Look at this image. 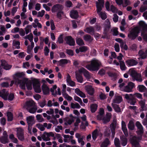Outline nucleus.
Here are the masks:
<instances>
[{
	"mask_svg": "<svg viewBox=\"0 0 147 147\" xmlns=\"http://www.w3.org/2000/svg\"><path fill=\"white\" fill-rule=\"evenodd\" d=\"M121 129L125 136L128 135V134L126 125L125 123L123 121H122L121 122Z\"/></svg>",
	"mask_w": 147,
	"mask_h": 147,
	"instance_id": "obj_25",
	"label": "nucleus"
},
{
	"mask_svg": "<svg viewBox=\"0 0 147 147\" xmlns=\"http://www.w3.org/2000/svg\"><path fill=\"white\" fill-rule=\"evenodd\" d=\"M140 27L142 28L141 36L145 41L147 42V24L142 21H140L138 23Z\"/></svg>",
	"mask_w": 147,
	"mask_h": 147,
	"instance_id": "obj_4",
	"label": "nucleus"
},
{
	"mask_svg": "<svg viewBox=\"0 0 147 147\" xmlns=\"http://www.w3.org/2000/svg\"><path fill=\"white\" fill-rule=\"evenodd\" d=\"M14 94L13 93H11L8 96V98H7V99L10 101H11L13 100L14 98Z\"/></svg>",
	"mask_w": 147,
	"mask_h": 147,
	"instance_id": "obj_63",
	"label": "nucleus"
},
{
	"mask_svg": "<svg viewBox=\"0 0 147 147\" xmlns=\"http://www.w3.org/2000/svg\"><path fill=\"white\" fill-rule=\"evenodd\" d=\"M74 100L79 102L82 106H83V105H85V104L83 103L81 98L77 96L76 95L74 96Z\"/></svg>",
	"mask_w": 147,
	"mask_h": 147,
	"instance_id": "obj_45",
	"label": "nucleus"
},
{
	"mask_svg": "<svg viewBox=\"0 0 147 147\" xmlns=\"http://www.w3.org/2000/svg\"><path fill=\"white\" fill-rule=\"evenodd\" d=\"M66 81L68 84L71 86H74V82L71 80L70 76L69 74H67L66 78Z\"/></svg>",
	"mask_w": 147,
	"mask_h": 147,
	"instance_id": "obj_40",
	"label": "nucleus"
},
{
	"mask_svg": "<svg viewBox=\"0 0 147 147\" xmlns=\"http://www.w3.org/2000/svg\"><path fill=\"white\" fill-rule=\"evenodd\" d=\"M115 51L116 52H119V45L117 43H115L114 47Z\"/></svg>",
	"mask_w": 147,
	"mask_h": 147,
	"instance_id": "obj_59",
	"label": "nucleus"
},
{
	"mask_svg": "<svg viewBox=\"0 0 147 147\" xmlns=\"http://www.w3.org/2000/svg\"><path fill=\"white\" fill-rule=\"evenodd\" d=\"M39 105L41 107H43L46 105V101L45 100H44L40 102Z\"/></svg>",
	"mask_w": 147,
	"mask_h": 147,
	"instance_id": "obj_64",
	"label": "nucleus"
},
{
	"mask_svg": "<svg viewBox=\"0 0 147 147\" xmlns=\"http://www.w3.org/2000/svg\"><path fill=\"white\" fill-rule=\"evenodd\" d=\"M98 131L97 129H96L94 130L92 133V138L94 140H96L97 136L98 135Z\"/></svg>",
	"mask_w": 147,
	"mask_h": 147,
	"instance_id": "obj_39",
	"label": "nucleus"
},
{
	"mask_svg": "<svg viewBox=\"0 0 147 147\" xmlns=\"http://www.w3.org/2000/svg\"><path fill=\"white\" fill-rule=\"evenodd\" d=\"M108 31H103V34L104 35H102L101 38H107L108 39L109 37V35L108 33Z\"/></svg>",
	"mask_w": 147,
	"mask_h": 147,
	"instance_id": "obj_47",
	"label": "nucleus"
},
{
	"mask_svg": "<svg viewBox=\"0 0 147 147\" xmlns=\"http://www.w3.org/2000/svg\"><path fill=\"white\" fill-rule=\"evenodd\" d=\"M88 48L86 46H81L79 47V49L81 52H85L87 51Z\"/></svg>",
	"mask_w": 147,
	"mask_h": 147,
	"instance_id": "obj_54",
	"label": "nucleus"
},
{
	"mask_svg": "<svg viewBox=\"0 0 147 147\" xmlns=\"http://www.w3.org/2000/svg\"><path fill=\"white\" fill-rule=\"evenodd\" d=\"M63 120L65 122L64 124L65 125H71L74 121V117L71 114L69 116L64 118Z\"/></svg>",
	"mask_w": 147,
	"mask_h": 147,
	"instance_id": "obj_12",
	"label": "nucleus"
},
{
	"mask_svg": "<svg viewBox=\"0 0 147 147\" xmlns=\"http://www.w3.org/2000/svg\"><path fill=\"white\" fill-rule=\"evenodd\" d=\"M33 86L36 92L40 93L41 92L40 83L38 80H34L33 81Z\"/></svg>",
	"mask_w": 147,
	"mask_h": 147,
	"instance_id": "obj_8",
	"label": "nucleus"
},
{
	"mask_svg": "<svg viewBox=\"0 0 147 147\" xmlns=\"http://www.w3.org/2000/svg\"><path fill=\"white\" fill-rule=\"evenodd\" d=\"M99 3L96 2V7L98 13H100L102 11V8L104 6V0H98Z\"/></svg>",
	"mask_w": 147,
	"mask_h": 147,
	"instance_id": "obj_11",
	"label": "nucleus"
},
{
	"mask_svg": "<svg viewBox=\"0 0 147 147\" xmlns=\"http://www.w3.org/2000/svg\"><path fill=\"white\" fill-rule=\"evenodd\" d=\"M102 20H105L107 18V16L105 13L102 12L98 13Z\"/></svg>",
	"mask_w": 147,
	"mask_h": 147,
	"instance_id": "obj_50",
	"label": "nucleus"
},
{
	"mask_svg": "<svg viewBox=\"0 0 147 147\" xmlns=\"http://www.w3.org/2000/svg\"><path fill=\"white\" fill-rule=\"evenodd\" d=\"M125 62L127 65L129 66L135 65L138 63V62L136 60L133 59L126 60Z\"/></svg>",
	"mask_w": 147,
	"mask_h": 147,
	"instance_id": "obj_23",
	"label": "nucleus"
},
{
	"mask_svg": "<svg viewBox=\"0 0 147 147\" xmlns=\"http://www.w3.org/2000/svg\"><path fill=\"white\" fill-rule=\"evenodd\" d=\"M84 39L86 41L91 42L92 41L93 38L90 35L87 34L84 36Z\"/></svg>",
	"mask_w": 147,
	"mask_h": 147,
	"instance_id": "obj_33",
	"label": "nucleus"
},
{
	"mask_svg": "<svg viewBox=\"0 0 147 147\" xmlns=\"http://www.w3.org/2000/svg\"><path fill=\"white\" fill-rule=\"evenodd\" d=\"M85 90L89 95L92 96L94 94V90L91 86L88 85L85 86Z\"/></svg>",
	"mask_w": 147,
	"mask_h": 147,
	"instance_id": "obj_18",
	"label": "nucleus"
},
{
	"mask_svg": "<svg viewBox=\"0 0 147 147\" xmlns=\"http://www.w3.org/2000/svg\"><path fill=\"white\" fill-rule=\"evenodd\" d=\"M129 129L130 130H133L135 128V125L134 122L132 121H130L127 125Z\"/></svg>",
	"mask_w": 147,
	"mask_h": 147,
	"instance_id": "obj_36",
	"label": "nucleus"
},
{
	"mask_svg": "<svg viewBox=\"0 0 147 147\" xmlns=\"http://www.w3.org/2000/svg\"><path fill=\"white\" fill-rule=\"evenodd\" d=\"M125 98L127 100V102L131 105H134L136 103V99L132 94H126L125 95Z\"/></svg>",
	"mask_w": 147,
	"mask_h": 147,
	"instance_id": "obj_6",
	"label": "nucleus"
},
{
	"mask_svg": "<svg viewBox=\"0 0 147 147\" xmlns=\"http://www.w3.org/2000/svg\"><path fill=\"white\" fill-rule=\"evenodd\" d=\"M136 126L137 130L136 131V133H138L139 134L144 133V128L141 123L139 121H137L136 123Z\"/></svg>",
	"mask_w": 147,
	"mask_h": 147,
	"instance_id": "obj_15",
	"label": "nucleus"
},
{
	"mask_svg": "<svg viewBox=\"0 0 147 147\" xmlns=\"http://www.w3.org/2000/svg\"><path fill=\"white\" fill-rule=\"evenodd\" d=\"M121 144L123 146H125L127 144V140L126 138H123L121 139Z\"/></svg>",
	"mask_w": 147,
	"mask_h": 147,
	"instance_id": "obj_51",
	"label": "nucleus"
},
{
	"mask_svg": "<svg viewBox=\"0 0 147 147\" xmlns=\"http://www.w3.org/2000/svg\"><path fill=\"white\" fill-rule=\"evenodd\" d=\"M42 92L44 94H47L49 92V89L46 84H43L42 86Z\"/></svg>",
	"mask_w": 147,
	"mask_h": 147,
	"instance_id": "obj_28",
	"label": "nucleus"
},
{
	"mask_svg": "<svg viewBox=\"0 0 147 147\" xmlns=\"http://www.w3.org/2000/svg\"><path fill=\"white\" fill-rule=\"evenodd\" d=\"M111 106L114 109L115 112L117 113L120 112L121 111V109L119 106V105L112 103L111 104Z\"/></svg>",
	"mask_w": 147,
	"mask_h": 147,
	"instance_id": "obj_34",
	"label": "nucleus"
},
{
	"mask_svg": "<svg viewBox=\"0 0 147 147\" xmlns=\"http://www.w3.org/2000/svg\"><path fill=\"white\" fill-rule=\"evenodd\" d=\"M52 125L51 123L47 124L45 123L42 125L40 123H38L36 125L37 127L41 131H43L45 130V127H46L47 129H50L52 126Z\"/></svg>",
	"mask_w": 147,
	"mask_h": 147,
	"instance_id": "obj_10",
	"label": "nucleus"
},
{
	"mask_svg": "<svg viewBox=\"0 0 147 147\" xmlns=\"http://www.w3.org/2000/svg\"><path fill=\"white\" fill-rule=\"evenodd\" d=\"M134 95L135 97H136L137 98L141 100L142 99V95L141 94L139 93H136Z\"/></svg>",
	"mask_w": 147,
	"mask_h": 147,
	"instance_id": "obj_58",
	"label": "nucleus"
},
{
	"mask_svg": "<svg viewBox=\"0 0 147 147\" xmlns=\"http://www.w3.org/2000/svg\"><path fill=\"white\" fill-rule=\"evenodd\" d=\"M0 141L3 144H5L9 142L8 137H7L2 136L1 138Z\"/></svg>",
	"mask_w": 147,
	"mask_h": 147,
	"instance_id": "obj_44",
	"label": "nucleus"
},
{
	"mask_svg": "<svg viewBox=\"0 0 147 147\" xmlns=\"http://www.w3.org/2000/svg\"><path fill=\"white\" fill-rule=\"evenodd\" d=\"M32 27L31 25H29L25 28V30L26 32V34H28L29 32L31 31V29Z\"/></svg>",
	"mask_w": 147,
	"mask_h": 147,
	"instance_id": "obj_49",
	"label": "nucleus"
},
{
	"mask_svg": "<svg viewBox=\"0 0 147 147\" xmlns=\"http://www.w3.org/2000/svg\"><path fill=\"white\" fill-rule=\"evenodd\" d=\"M1 65L3 67L4 69L6 70L10 69L11 67V65H9L7 62L4 60H1Z\"/></svg>",
	"mask_w": 147,
	"mask_h": 147,
	"instance_id": "obj_24",
	"label": "nucleus"
},
{
	"mask_svg": "<svg viewBox=\"0 0 147 147\" xmlns=\"http://www.w3.org/2000/svg\"><path fill=\"white\" fill-rule=\"evenodd\" d=\"M137 89L140 92H144L147 90V88L143 85H138L137 87Z\"/></svg>",
	"mask_w": 147,
	"mask_h": 147,
	"instance_id": "obj_37",
	"label": "nucleus"
},
{
	"mask_svg": "<svg viewBox=\"0 0 147 147\" xmlns=\"http://www.w3.org/2000/svg\"><path fill=\"white\" fill-rule=\"evenodd\" d=\"M77 43L79 46H82L84 45V43L83 39L80 38H77L76 39Z\"/></svg>",
	"mask_w": 147,
	"mask_h": 147,
	"instance_id": "obj_42",
	"label": "nucleus"
},
{
	"mask_svg": "<svg viewBox=\"0 0 147 147\" xmlns=\"http://www.w3.org/2000/svg\"><path fill=\"white\" fill-rule=\"evenodd\" d=\"M118 28H115L113 30V36H117L118 35V31L117 30Z\"/></svg>",
	"mask_w": 147,
	"mask_h": 147,
	"instance_id": "obj_60",
	"label": "nucleus"
},
{
	"mask_svg": "<svg viewBox=\"0 0 147 147\" xmlns=\"http://www.w3.org/2000/svg\"><path fill=\"white\" fill-rule=\"evenodd\" d=\"M81 64L86 67L88 70L92 71L98 70L101 63L99 60L95 58H93L90 61H82Z\"/></svg>",
	"mask_w": 147,
	"mask_h": 147,
	"instance_id": "obj_1",
	"label": "nucleus"
},
{
	"mask_svg": "<svg viewBox=\"0 0 147 147\" xmlns=\"http://www.w3.org/2000/svg\"><path fill=\"white\" fill-rule=\"evenodd\" d=\"M59 65L61 66L64 64H66L68 62V60L67 59H62L59 61Z\"/></svg>",
	"mask_w": 147,
	"mask_h": 147,
	"instance_id": "obj_57",
	"label": "nucleus"
},
{
	"mask_svg": "<svg viewBox=\"0 0 147 147\" xmlns=\"http://www.w3.org/2000/svg\"><path fill=\"white\" fill-rule=\"evenodd\" d=\"M139 103L141 109L140 111H146L147 110V108L145 106V100H141L139 102Z\"/></svg>",
	"mask_w": 147,
	"mask_h": 147,
	"instance_id": "obj_27",
	"label": "nucleus"
},
{
	"mask_svg": "<svg viewBox=\"0 0 147 147\" xmlns=\"http://www.w3.org/2000/svg\"><path fill=\"white\" fill-rule=\"evenodd\" d=\"M140 31V28L138 26L134 27L128 35V37L132 40H134L138 36Z\"/></svg>",
	"mask_w": 147,
	"mask_h": 147,
	"instance_id": "obj_5",
	"label": "nucleus"
},
{
	"mask_svg": "<svg viewBox=\"0 0 147 147\" xmlns=\"http://www.w3.org/2000/svg\"><path fill=\"white\" fill-rule=\"evenodd\" d=\"M47 132H45L42 135V140L45 141H48L50 140V138L47 136Z\"/></svg>",
	"mask_w": 147,
	"mask_h": 147,
	"instance_id": "obj_43",
	"label": "nucleus"
},
{
	"mask_svg": "<svg viewBox=\"0 0 147 147\" xmlns=\"http://www.w3.org/2000/svg\"><path fill=\"white\" fill-rule=\"evenodd\" d=\"M17 129V137L20 140L23 141L24 139L23 129L20 128H18Z\"/></svg>",
	"mask_w": 147,
	"mask_h": 147,
	"instance_id": "obj_14",
	"label": "nucleus"
},
{
	"mask_svg": "<svg viewBox=\"0 0 147 147\" xmlns=\"http://www.w3.org/2000/svg\"><path fill=\"white\" fill-rule=\"evenodd\" d=\"M23 108L26 109L30 113L32 114L36 113L37 109L35 102L32 100L27 101L24 104Z\"/></svg>",
	"mask_w": 147,
	"mask_h": 147,
	"instance_id": "obj_3",
	"label": "nucleus"
},
{
	"mask_svg": "<svg viewBox=\"0 0 147 147\" xmlns=\"http://www.w3.org/2000/svg\"><path fill=\"white\" fill-rule=\"evenodd\" d=\"M72 5V3L69 1H67L65 2V5L67 7H70Z\"/></svg>",
	"mask_w": 147,
	"mask_h": 147,
	"instance_id": "obj_62",
	"label": "nucleus"
},
{
	"mask_svg": "<svg viewBox=\"0 0 147 147\" xmlns=\"http://www.w3.org/2000/svg\"><path fill=\"white\" fill-rule=\"evenodd\" d=\"M122 101V97L120 96H117L113 100V102L116 104H119Z\"/></svg>",
	"mask_w": 147,
	"mask_h": 147,
	"instance_id": "obj_31",
	"label": "nucleus"
},
{
	"mask_svg": "<svg viewBox=\"0 0 147 147\" xmlns=\"http://www.w3.org/2000/svg\"><path fill=\"white\" fill-rule=\"evenodd\" d=\"M113 21L114 22H117L118 21V16L116 14H113Z\"/></svg>",
	"mask_w": 147,
	"mask_h": 147,
	"instance_id": "obj_61",
	"label": "nucleus"
},
{
	"mask_svg": "<svg viewBox=\"0 0 147 147\" xmlns=\"http://www.w3.org/2000/svg\"><path fill=\"white\" fill-rule=\"evenodd\" d=\"M65 40L67 44L70 45H74V40L71 36H67L65 38Z\"/></svg>",
	"mask_w": 147,
	"mask_h": 147,
	"instance_id": "obj_26",
	"label": "nucleus"
},
{
	"mask_svg": "<svg viewBox=\"0 0 147 147\" xmlns=\"http://www.w3.org/2000/svg\"><path fill=\"white\" fill-rule=\"evenodd\" d=\"M103 123L106 124L110 121V117H104L102 119Z\"/></svg>",
	"mask_w": 147,
	"mask_h": 147,
	"instance_id": "obj_55",
	"label": "nucleus"
},
{
	"mask_svg": "<svg viewBox=\"0 0 147 147\" xmlns=\"http://www.w3.org/2000/svg\"><path fill=\"white\" fill-rule=\"evenodd\" d=\"M120 69L122 70H125L127 69L124 62L123 61H119Z\"/></svg>",
	"mask_w": 147,
	"mask_h": 147,
	"instance_id": "obj_41",
	"label": "nucleus"
},
{
	"mask_svg": "<svg viewBox=\"0 0 147 147\" xmlns=\"http://www.w3.org/2000/svg\"><path fill=\"white\" fill-rule=\"evenodd\" d=\"M9 94L6 89H3L0 91V97L5 100H7V96Z\"/></svg>",
	"mask_w": 147,
	"mask_h": 147,
	"instance_id": "obj_16",
	"label": "nucleus"
},
{
	"mask_svg": "<svg viewBox=\"0 0 147 147\" xmlns=\"http://www.w3.org/2000/svg\"><path fill=\"white\" fill-rule=\"evenodd\" d=\"M138 54L139 57L138 58L139 60L140 59H145L147 58V52L146 50L144 51L143 50L141 49L138 51Z\"/></svg>",
	"mask_w": 147,
	"mask_h": 147,
	"instance_id": "obj_13",
	"label": "nucleus"
},
{
	"mask_svg": "<svg viewBox=\"0 0 147 147\" xmlns=\"http://www.w3.org/2000/svg\"><path fill=\"white\" fill-rule=\"evenodd\" d=\"M130 142L133 146L134 147L139 143L136 139V137L134 136L130 139Z\"/></svg>",
	"mask_w": 147,
	"mask_h": 147,
	"instance_id": "obj_29",
	"label": "nucleus"
},
{
	"mask_svg": "<svg viewBox=\"0 0 147 147\" xmlns=\"http://www.w3.org/2000/svg\"><path fill=\"white\" fill-rule=\"evenodd\" d=\"M63 8V6L61 4H57L54 5L52 8V11L53 12L58 11H61Z\"/></svg>",
	"mask_w": 147,
	"mask_h": 147,
	"instance_id": "obj_19",
	"label": "nucleus"
},
{
	"mask_svg": "<svg viewBox=\"0 0 147 147\" xmlns=\"http://www.w3.org/2000/svg\"><path fill=\"white\" fill-rule=\"evenodd\" d=\"M36 119L39 122H41L44 121V119L40 115H37L36 116Z\"/></svg>",
	"mask_w": 147,
	"mask_h": 147,
	"instance_id": "obj_52",
	"label": "nucleus"
},
{
	"mask_svg": "<svg viewBox=\"0 0 147 147\" xmlns=\"http://www.w3.org/2000/svg\"><path fill=\"white\" fill-rule=\"evenodd\" d=\"M114 144L116 147H121L119 138H115L114 140Z\"/></svg>",
	"mask_w": 147,
	"mask_h": 147,
	"instance_id": "obj_46",
	"label": "nucleus"
},
{
	"mask_svg": "<svg viewBox=\"0 0 147 147\" xmlns=\"http://www.w3.org/2000/svg\"><path fill=\"white\" fill-rule=\"evenodd\" d=\"M26 86L28 90H31L32 89V83L30 81H27L26 82Z\"/></svg>",
	"mask_w": 147,
	"mask_h": 147,
	"instance_id": "obj_53",
	"label": "nucleus"
},
{
	"mask_svg": "<svg viewBox=\"0 0 147 147\" xmlns=\"http://www.w3.org/2000/svg\"><path fill=\"white\" fill-rule=\"evenodd\" d=\"M24 74L23 72H18L13 76L15 84H20V87L23 89H25L26 82L24 80Z\"/></svg>",
	"mask_w": 147,
	"mask_h": 147,
	"instance_id": "obj_2",
	"label": "nucleus"
},
{
	"mask_svg": "<svg viewBox=\"0 0 147 147\" xmlns=\"http://www.w3.org/2000/svg\"><path fill=\"white\" fill-rule=\"evenodd\" d=\"M80 72L83 74L84 75L87 79H89L90 78V76L89 72L84 67H82L80 69Z\"/></svg>",
	"mask_w": 147,
	"mask_h": 147,
	"instance_id": "obj_20",
	"label": "nucleus"
},
{
	"mask_svg": "<svg viewBox=\"0 0 147 147\" xmlns=\"http://www.w3.org/2000/svg\"><path fill=\"white\" fill-rule=\"evenodd\" d=\"M75 73L76 78L77 81L80 83H82L84 81V79L82 76V73L80 72V69L78 70V72L76 71Z\"/></svg>",
	"mask_w": 147,
	"mask_h": 147,
	"instance_id": "obj_17",
	"label": "nucleus"
},
{
	"mask_svg": "<svg viewBox=\"0 0 147 147\" xmlns=\"http://www.w3.org/2000/svg\"><path fill=\"white\" fill-rule=\"evenodd\" d=\"M131 76L134 80V81L136 80L139 82H141L142 81L141 75L137 73V72L135 70H133L131 71Z\"/></svg>",
	"mask_w": 147,
	"mask_h": 147,
	"instance_id": "obj_7",
	"label": "nucleus"
},
{
	"mask_svg": "<svg viewBox=\"0 0 147 147\" xmlns=\"http://www.w3.org/2000/svg\"><path fill=\"white\" fill-rule=\"evenodd\" d=\"M84 31L87 33L92 34H93L94 32V29L92 26L87 27Z\"/></svg>",
	"mask_w": 147,
	"mask_h": 147,
	"instance_id": "obj_32",
	"label": "nucleus"
},
{
	"mask_svg": "<svg viewBox=\"0 0 147 147\" xmlns=\"http://www.w3.org/2000/svg\"><path fill=\"white\" fill-rule=\"evenodd\" d=\"M110 141L109 139L106 138L101 144L100 145V147H108V145H109Z\"/></svg>",
	"mask_w": 147,
	"mask_h": 147,
	"instance_id": "obj_30",
	"label": "nucleus"
},
{
	"mask_svg": "<svg viewBox=\"0 0 147 147\" xmlns=\"http://www.w3.org/2000/svg\"><path fill=\"white\" fill-rule=\"evenodd\" d=\"M98 105L95 104H92L90 106V111L92 113H93L96 111Z\"/></svg>",
	"mask_w": 147,
	"mask_h": 147,
	"instance_id": "obj_38",
	"label": "nucleus"
},
{
	"mask_svg": "<svg viewBox=\"0 0 147 147\" xmlns=\"http://www.w3.org/2000/svg\"><path fill=\"white\" fill-rule=\"evenodd\" d=\"M134 87H135L134 83L130 82L128 83L127 85L123 87V90L124 92H132Z\"/></svg>",
	"mask_w": 147,
	"mask_h": 147,
	"instance_id": "obj_9",
	"label": "nucleus"
},
{
	"mask_svg": "<svg viewBox=\"0 0 147 147\" xmlns=\"http://www.w3.org/2000/svg\"><path fill=\"white\" fill-rule=\"evenodd\" d=\"M26 120L28 125H32L35 123L34 117L32 116L27 117Z\"/></svg>",
	"mask_w": 147,
	"mask_h": 147,
	"instance_id": "obj_21",
	"label": "nucleus"
},
{
	"mask_svg": "<svg viewBox=\"0 0 147 147\" xmlns=\"http://www.w3.org/2000/svg\"><path fill=\"white\" fill-rule=\"evenodd\" d=\"M115 127L116 125H115L113 123H112L111 124V131L112 134H115Z\"/></svg>",
	"mask_w": 147,
	"mask_h": 147,
	"instance_id": "obj_56",
	"label": "nucleus"
},
{
	"mask_svg": "<svg viewBox=\"0 0 147 147\" xmlns=\"http://www.w3.org/2000/svg\"><path fill=\"white\" fill-rule=\"evenodd\" d=\"M7 121H11L13 120V115L10 112H8L7 113Z\"/></svg>",
	"mask_w": 147,
	"mask_h": 147,
	"instance_id": "obj_48",
	"label": "nucleus"
},
{
	"mask_svg": "<svg viewBox=\"0 0 147 147\" xmlns=\"http://www.w3.org/2000/svg\"><path fill=\"white\" fill-rule=\"evenodd\" d=\"M109 76L111 77V80L113 81H115L117 78L116 73L111 72H109L107 73Z\"/></svg>",
	"mask_w": 147,
	"mask_h": 147,
	"instance_id": "obj_35",
	"label": "nucleus"
},
{
	"mask_svg": "<svg viewBox=\"0 0 147 147\" xmlns=\"http://www.w3.org/2000/svg\"><path fill=\"white\" fill-rule=\"evenodd\" d=\"M111 28V22L109 19H107L104 24L103 31L109 32Z\"/></svg>",
	"mask_w": 147,
	"mask_h": 147,
	"instance_id": "obj_22",
	"label": "nucleus"
}]
</instances>
